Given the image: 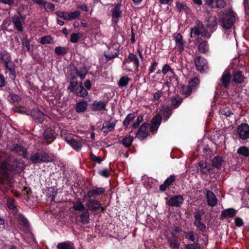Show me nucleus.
<instances>
[{"mask_svg":"<svg viewBox=\"0 0 249 249\" xmlns=\"http://www.w3.org/2000/svg\"><path fill=\"white\" fill-rule=\"evenodd\" d=\"M0 62L4 66L5 70L10 72L12 78L16 77L15 64L12 60L11 55L10 53L5 50L0 52Z\"/></svg>","mask_w":249,"mask_h":249,"instance_id":"1","label":"nucleus"},{"mask_svg":"<svg viewBox=\"0 0 249 249\" xmlns=\"http://www.w3.org/2000/svg\"><path fill=\"white\" fill-rule=\"evenodd\" d=\"M235 20V17L233 11H231L222 15L219 20L220 25L225 30L230 29Z\"/></svg>","mask_w":249,"mask_h":249,"instance_id":"2","label":"nucleus"},{"mask_svg":"<svg viewBox=\"0 0 249 249\" xmlns=\"http://www.w3.org/2000/svg\"><path fill=\"white\" fill-rule=\"evenodd\" d=\"M182 231L181 228L179 226H175L173 231L171 232V237L167 238V242L172 249H178L180 243L178 240V233Z\"/></svg>","mask_w":249,"mask_h":249,"instance_id":"3","label":"nucleus"},{"mask_svg":"<svg viewBox=\"0 0 249 249\" xmlns=\"http://www.w3.org/2000/svg\"><path fill=\"white\" fill-rule=\"evenodd\" d=\"M133 63L135 68V72L137 73L139 71V67L140 65L139 60L136 54L133 53H129L127 56V58L124 59L123 62V67L125 68V70L128 72H132L131 69H128L126 65L127 63Z\"/></svg>","mask_w":249,"mask_h":249,"instance_id":"4","label":"nucleus"},{"mask_svg":"<svg viewBox=\"0 0 249 249\" xmlns=\"http://www.w3.org/2000/svg\"><path fill=\"white\" fill-rule=\"evenodd\" d=\"M33 163L48 162L52 161V158L45 152H36L30 158Z\"/></svg>","mask_w":249,"mask_h":249,"instance_id":"5","label":"nucleus"},{"mask_svg":"<svg viewBox=\"0 0 249 249\" xmlns=\"http://www.w3.org/2000/svg\"><path fill=\"white\" fill-rule=\"evenodd\" d=\"M194 61L196 70L201 73H205L208 71V61L205 58L198 56L195 58Z\"/></svg>","mask_w":249,"mask_h":249,"instance_id":"6","label":"nucleus"},{"mask_svg":"<svg viewBox=\"0 0 249 249\" xmlns=\"http://www.w3.org/2000/svg\"><path fill=\"white\" fill-rule=\"evenodd\" d=\"M29 114L32 119L37 123L42 124L46 118L49 117L44 114L38 108H36L31 110Z\"/></svg>","mask_w":249,"mask_h":249,"instance_id":"7","label":"nucleus"},{"mask_svg":"<svg viewBox=\"0 0 249 249\" xmlns=\"http://www.w3.org/2000/svg\"><path fill=\"white\" fill-rule=\"evenodd\" d=\"M231 75V83L241 85L245 83L247 78L240 70H234Z\"/></svg>","mask_w":249,"mask_h":249,"instance_id":"8","label":"nucleus"},{"mask_svg":"<svg viewBox=\"0 0 249 249\" xmlns=\"http://www.w3.org/2000/svg\"><path fill=\"white\" fill-rule=\"evenodd\" d=\"M106 189L104 187L93 186L87 191V194L84 195V198H97L98 196L103 195Z\"/></svg>","mask_w":249,"mask_h":249,"instance_id":"9","label":"nucleus"},{"mask_svg":"<svg viewBox=\"0 0 249 249\" xmlns=\"http://www.w3.org/2000/svg\"><path fill=\"white\" fill-rule=\"evenodd\" d=\"M237 133L240 139L246 140L249 138V125L242 123L237 127Z\"/></svg>","mask_w":249,"mask_h":249,"instance_id":"10","label":"nucleus"},{"mask_svg":"<svg viewBox=\"0 0 249 249\" xmlns=\"http://www.w3.org/2000/svg\"><path fill=\"white\" fill-rule=\"evenodd\" d=\"M150 124L149 123H143L136 133V137L142 141L147 138L149 135L148 128Z\"/></svg>","mask_w":249,"mask_h":249,"instance_id":"11","label":"nucleus"},{"mask_svg":"<svg viewBox=\"0 0 249 249\" xmlns=\"http://www.w3.org/2000/svg\"><path fill=\"white\" fill-rule=\"evenodd\" d=\"M107 102L102 101H94L89 105L90 109L92 111H100L106 110Z\"/></svg>","mask_w":249,"mask_h":249,"instance_id":"12","label":"nucleus"},{"mask_svg":"<svg viewBox=\"0 0 249 249\" xmlns=\"http://www.w3.org/2000/svg\"><path fill=\"white\" fill-rule=\"evenodd\" d=\"M184 198L182 195H175L171 197L167 204L169 206L179 207L183 204Z\"/></svg>","mask_w":249,"mask_h":249,"instance_id":"13","label":"nucleus"},{"mask_svg":"<svg viewBox=\"0 0 249 249\" xmlns=\"http://www.w3.org/2000/svg\"><path fill=\"white\" fill-rule=\"evenodd\" d=\"M18 224L19 225L21 230L25 232H27L29 231L30 224L28 219L22 213H19L18 217Z\"/></svg>","mask_w":249,"mask_h":249,"instance_id":"14","label":"nucleus"},{"mask_svg":"<svg viewBox=\"0 0 249 249\" xmlns=\"http://www.w3.org/2000/svg\"><path fill=\"white\" fill-rule=\"evenodd\" d=\"M9 165L6 163H2L0 165V181H3L4 180H8L10 170L9 168Z\"/></svg>","mask_w":249,"mask_h":249,"instance_id":"15","label":"nucleus"},{"mask_svg":"<svg viewBox=\"0 0 249 249\" xmlns=\"http://www.w3.org/2000/svg\"><path fill=\"white\" fill-rule=\"evenodd\" d=\"M231 75L229 71H225L223 73L220 78L221 84H219V88L223 87L227 89L229 88V85L231 82Z\"/></svg>","mask_w":249,"mask_h":249,"instance_id":"16","label":"nucleus"},{"mask_svg":"<svg viewBox=\"0 0 249 249\" xmlns=\"http://www.w3.org/2000/svg\"><path fill=\"white\" fill-rule=\"evenodd\" d=\"M87 200V201L89 203V204L87 205V207H89L91 211H96L101 209V211L103 212L104 209L101 207V202L95 199H92L91 198H85Z\"/></svg>","mask_w":249,"mask_h":249,"instance_id":"17","label":"nucleus"},{"mask_svg":"<svg viewBox=\"0 0 249 249\" xmlns=\"http://www.w3.org/2000/svg\"><path fill=\"white\" fill-rule=\"evenodd\" d=\"M65 140L68 144L77 151L81 149L83 143L84 142L83 140L81 139L76 140L73 138H65Z\"/></svg>","mask_w":249,"mask_h":249,"instance_id":"18","label":"nucleus"},{"mask_svg":"<svg viewBox=\"0 0 249 249\" xmlns=\"http://www.w3.org/2000/svg\"><path fill=\"white\" fill-rule=\"evenodd\" d=\"M79 82L77 80V76L74 75L71 72L70 74V85L67 88V89L71 93L74 92L75 90L78 87Z\"/></svg>","mask_w":249,"mask_h":249,"instance_id":"19","label":"nucleus"},{"mask_svg":"<svg viewBox=\"0 0 249 249\" xmlns=\"http://www.w3.org/2000/svg\"><path fill=\"white\" fill-rule=\"evenodd\" d=\"M56 134L55 132L51 128H47L43 133L44 140L48 144H50L55 139Z\"/></svg>","mask_w":249,"mask_h":249,"instance_id":"20","label":"nucleus"},{"mask_svg":"<svg viewBox=\"0 0 249 249\" xmlns=\"http://www.w3.org/2000/svg\"><path fill=\"white\" fill-rule=\"evenodd\" d=\"M74 72L72 71L74 74H76V76H79L81 80L85 78L86 75L88 73V71L84 64H81L77 66L74 67Z\"/></svg>","mask_w":249,"mask_h":249,"instance_id":"21","label":"nucleus"},{"mask_svg":"<svg viewBox=\"0 0 249 249\" xmlns=\"http://www.w3.org/2000/svg\"><path fill=\"white\" fill-rule=\"evenodd\" d=\"M237 211L232 208H228L221 212L220 218L221 220L228 218H233L236 214Z\"/></svg>","mask_w":249,"mask_h":249,"instance_id":"22","label":"nucleus"},{"mask_svg":"<svg viewBox=\"0 0 249 249\" xmlns=\"http://www.w3.org/2000/svg\"><path fill=\"white\" fill-rule=\"evenodd\" d=\"M176 176L175 175H171L169 177L167 178L164 181L163 183L159 187V189L161 192L165 191L167 188L173 185V183L176 180Z\"/></svg>","mask_w":249,"mask_h":249,"instance_id":"23","label":"nucleus"},{"mask_svg":"<svg viewBox=\"0 0 249 249\" xmlns=\"http://www.w3.org/2000/svg\"><path fill=\"white\" fill-rule=\"evenodd\" d=\"M119 53V50L114 48V46L109 48L108 52L105 53L104 56L107 61H110L112 59L118 57Z\"/></svg>","mask_w":249,"mask_h":249,"instance_id":"24","label":"nucleus"},{"mask_svg":"<svg viewBox=\"0 0 249 249\" xmlns=\"http://www.w3.org/2000/svg\"><path fill=\"white\" fill-rule=\"evenodd\" d=\"M206 199L208 205L211 207L215 206L217 202V200L214 194L210 190H207Z\"/></svg>","mask_w":249,"mask_h":249,"instance_id":"25","label":"nucleus"},{"mask_svg":"<svg viewBox=\"0 0 249 249\" xmlns=\"http://www.w3.org/2000/svg\"><path fill=\"white\" fill-rule=\"evenodd\" d=\"M175 40L178 51L180 53L182 52L184 50V41L182 36L179 33L176 34L175 36Z\"/></svg>","mask_w":249,"mask_h":249,"instance_id":"26","label":"nucleus"},{"mask_svg":"<svg viewBox=\"0 0 249 249\" xmlns=\"http://www.w3.org/2000/svg\"><path fill=\"white\" fill-rule=\"evenodd\" d=\"M11 21L13 23L14 27L19 32L23 31V27L22 21L18 15H14L11 18Z\"/></svg>","mask_w":249,"mask_h":249,"instance_id":"27","label":"nucleus"},{"mask_svg":"<svg viewBox=\"0 0 249 249\" xmlns=\"http://www.w3.org/2000/svg\"><path fill=\"white\" fill-rule=\"evenodd\" d=\"M224 163V160H223L222 157L220 156H216L214 157L212 160V164L213 166L218 170L221 169Z\"/></svg>","mask_w":249,"mask_h":249,"instance_id":"28","label":"nucleus"},{"mask_svg":"<svg viewBox=\"0 0 249 249\" xmlns=\"http://www.w3.org/2000/svg\"><path fill=\"white\" fill-rule=\"evenodd\" d=\"M72 93L78 97L83 98L85 97L88 94L87 90L84 88L82 82H79L78 87L75 90L74 92Z\"/></svg>","mask_w":249,"mask_h":249,"instance_id":"29","label":"nucleus"},{"mask_svg":"<svg viewBox=\"0 0 249 249\" xmlns=\"http://www.w3.org/2000/svg\"><path fill=\"white\" fill-rule=\"evenodd\" d=\"M121 6V3H117L112 10V17L116 18V20H114L116 23L118 22V18L121 17L122 14Z\"/></svg>","mask_w":249,"mask_h":249,"instance_id":"30","label":"nucleus"},{"mask_svg":"<svg viewBox=\"0 0 249 249\" xmlns=\"http://www.w3.org/2000/svg\"><path fill=\"white\" fill-rule=\"evenodd\" d=\"M12 149L13 151L16 152L18 155L22 156L23 157L26 158L27 155V151L23 146L18 144H14L12 145Z\"/></svg>","mask_w":249,"mask_h":249,"instance_id":"31","label":"nucleus"},{"mask_svg":"<svg viewBox=\"0 0 249 249\" xmlns=\"http://www.w3.org/2000/svg\"><path fill=\"white\" fill-rule=\"evenodd\" d=\"M88 106V104L86 101H80L75 105V111L77 113L83 112L87 109Z\"/></svg>","mask_w":249,"mask_h":249,"instance_id":"32","label":"nucleus"},{"mask_svg":"<svg viewBox=\"0 0 249 249\" xmlns=\"http://www.w3.org/2000/svg\"><path fill=\"white\" fill-rule=\"evenodd\" d=\"M81 212L82 213L79 215L81 223L84 225L89 224V210L87 209Z\"/></svg>","mask_w":249,"mask_h":249,"instance_id":"33","label":"nucleus"},{"mask_svg":"<svg viewBox=\"0 0 249 249\" xmlns=\"http://www.w3.org/2000/svg\"><path fill=\"white\" fill-rule=\"evenodd\" d=\"M199 169L201 174L203 175H207L210 173L211 169L208 166L206 162L203 161H200L198 162Z\"/></svg>","mask_w":249,"mask_h":249,"instance_id":"34","label":"nucleus"},{"mask_svg":"<svg viewBox=\"0 0 249 249\" xmlns=\"http://www.w3.org/2000/svg\"><path fill=\"white\" fill-rule=\"evenodd\" d=\"M57 248L58 249H75L74 244L70 241L58 243Z\"/></svg>","mask_w":249,"mask_h":249,"instance_id":"35","label":"nucleus"},{"mask_svg":"<svg viewBox=\"0 0 249 249\" xmlns=\"http://www.w3.org/2000/svg\"><path fill=\"white\" fill-rule=\"evenodd\" d=\"M133 140L134 138L130 135H128L124 137L122 141L120 142L125 147L128 148L131 145Z\"/></svg>","mask_w":249,"mask_h":249,"instance_id":"36","label":"nucleus"},{"mask_svg":"<svg viewBox=\"0 0 249 249\" xmlns=\"http://www.w3.org/2000/svg\"><path fill=\"white\" fill-rule=\"evenodd\" d=\"M209 47L208 42L205 41H203L200 42L198 46V51L202 53H206L209 51Z\"/></svg>","mask_w":249,"mask_h":249,"instance_id":"37","label":"nucleus"},{"mask_svg":"<svg viewBox=\"0 0 249 249\" xmlns=\"http://www.w3.org/2000/svg\"><path fill=\"white\" fill-rule=\"evenodd\" d=\"M72 208L75 211L79 212H81L87 210L84 204L79 199L77 200L74 203Z\"/></svg>","mask_w":249,"mask_h":249,"instance_id":"38","label":"nucleus"},{"mask_svg":"<svg viewBox=\"0 0 249 249\" xmlns=\"http://www.w3.org/2000/svg\"><path fill=\"white\" fill-rule=\"evenodd\" d=\"M199 79L197 77H195L191 78L189 81L188 85L193 89V90H194V91H195L197 87L199 85Z\"/></svg>","mask_w":249,"mask_h":249,"instance_id":"39","label":"nucleus"},{"mask_svg":"<svg viewBox=\"0 0 249 249\" xmlns=\"http://www.w3.org/2000/svg\"><path fill=\"white\" fill-rule=\"evenodd\" d=\"M130 79L127 76L121 77L118 82V85L120 88H124L127 86Z\"/></svg>","mask_w":249,"mask_h":249,"instance_id":"40","label":"nucleus"},{"mask_svg":"<svg viewBox=\"0 0 249 249\" xmlns=\"http://www.w3.org/2000/svg\"><path fill=\"white\" fill-rule=\"evenodd\" d=\"M194 91L193 89L188 85L182 86L181 89V93L182 95H185V97L189 96L192 92Z\"/></svg>","mask_w":249,"mask_h":249,"instance_id":"41","label":"nucleus"},{"mask_svg":"<svg viewBox=\"0 0 249 249\" xmlns=\"http://www.w3.org/2000/svg\"><path fill=\"white\" fill-rule=\"evenodd\" d=\"M8 101L11 104H15L21 100V98L18 95L10 93L7 97Z\"/></svg>","mask_w":249,"mask_h":249,"instance_id":"42","label":"nucleus"},{"mask_svg":"<svg viewBox=\"0 0 249 249\" xmlns=\"http://www.w3.org/2000/svg\"><path fill=\"white\" fill-rule=\"evenodd\" d=\"M7 206L8 208L12 210V212L14 213H17L18 209L15 204V200L13 198H8L7 202Z\"/></svg>","mask_w":249,"mask_h":249,"instance_id":"43","label":"nucleus"},{"mask_svg":"<svg viewBox=\"0 0 249 249\" xmlns=\"http://www.w3.org/2000/svg\"><path fill=\"white\" fill-rule=\"evenodd\" d=\"M237 153L245 157H249V149L245 146H242L238 148Z\"/></svg>","mask_w":249,"mask_h":249,"instance_id":"44","label":"nucleus"},{"mask_svg":"<svg viewBox=\"0 0 249 249\" xmlns=\"http://www.w3.org/2000/svg\"><path fill=\"white\" fill-rule=\"evenodd\" d=\"M117 122V120H115L114 122L111 123L106 122V123H104L103 124L102 129H105L107 128L108 129V131H111L114 129L116 123Z\"/></svg>","mask_w":249,"mask_h":249,"instance_id":"45","label":"nucleus"},{"mask_svg":"<svg viewBox=\"0 0 249 249\" xmlns=\"http://www.w3.org/2000/svg\"><path fill=\"white\" fill-rule=\"evenodd\" d=\"M182 102V99L177 98L176 97L172 98L171 99V105L173 109H176L179 107Z\"/></svg>","mask_w":249,"mask_h":249,"instance_id":"46","label":"nucleus"},{"mask_svg":"<svg viewBox=\"0 0 249 249\" xmlns=\"http://www.w3.org/2000/svg\"><path fill=\"white\" fill-rule=\"evenodd\" d=\"M217 18L215 16H211L207 20V27L213 28L217 26Z\"/></svg>","mask_w":249,"mask_h":249,"instance_id":"47","label":"nucleus"},{"mask_svg":"<svg viewBox=\"0 0 249 249\" xmlns=\"http://www.w3.org/2000/svg\"><path fill=\"white\" fill-rule=\"evenodd\" d=\"M68 52V48L61 46H57L54 49V53L58 55L63 56L67 54Z\"/></svg>","mask_w":249,"mask_h":249,"instance_id":"48","label":"nucleus"},{"mask_svg":"<svg viewBox=\"0 0 249 249\" xmlns=\"http://www.w3.org/2000/svg\"><path fill=\"white\" fill-rule=\"evenodd\" d=\"M135 117V112L128 114L124 121L123 125L126 127H127L129 125L130 122L133 121Z\"/></svg>","mask_w":249,"mask_h":249,"instance_id":"49","label":"nucleus"},{"mask_svg":"<svg viewBox=\"0 0 249 249\" xmlns=\"http://www.w3.org/2000/svg\"><path fill=\"white\" fill-rule=\"evenodd\" d=\"M80 15V12L78 10H76L74 12L67 13V18H65L66 20H71L77 18Z\"/></svg>","mask_w":249,"mask_h":249,"instance_id":"50","label":"nucleus"},{"mask_svg":"<svg viewBox=\"0 0 249 249\" xmlns=\"http://www.w3.org/2000/svg\"><path fill=\"white\" fill-rule=\"evenodd\" d=\"M202 35L205 36L204 34H203L200 29L198 26L195 25L193 28H191V36L193 37L194 36Z\"/></svg>","mask_w":249,"mask_h":249,"instance_id":"51","label":"nucleus"},{"mask_svg":"<svg viewBox=\"0 0 249 249\" xmlns=\"http://www.w3.org/2000/svg\"><path fill=\"white\" fill-rule=\"evenodd\" d=\"M176 7L178 11L179 12H181L182 11L188 12L190 10L189 7L187 6L186 4L180 3L179 2H176Z\"/></svg>","mask_w":249,"mask_h":249,"instance_id":"52","label":"nucleus"},{"mask_svg":"<svg viewBox=\"0 0 249 249\" xmlns=\"http://www.w3.org/2000/svg\"><path fill=\"white\" fill-rule=\"evenodd\" d=\"M173 113V110L170 107H167L163 109L164 121H167Z\"/></svg>","mask_w":249,"mask_h":249,"instance_id":"53","label":"nucleus"},{"mask_svg":"<svg viewBox=\"0 0 249 249\" xmlns=\"http://www.w3.org/2000/svg\"><path fill=\"white\" fill-rule=\"evenodd\" d=\"M162 120V118L160 115L157 114L155 115L151 121V124L160 126Z\"/></svg>","mask_w":249,"mask_h":249,"instance_id":"54","label":"nucleus"},{"mask_svg":"<svg viewBox=\"0 0 249 249\" xmlns=\"http://www.w3.org/2000/svg\"><path fill=\"white\" fill-rule=\"evenodd\" d=\"M183 232L184 233L185 238L189 241L194 242L196 240V237L195 236V232L193 231H189L187 232L183 231Z\"/></svg>","mask_w":249,"mask_h":249,"instance_id":"55","label":"nucleus"},{"mask_svg":"<svg viewBox=\"0 0 249 249\" xmlns=\"http://www.w3.org/2000/svg\"><path fill=\"white\" fill-rule=\"evenodd\" d=\"M194 225L200 232L203 233L206 231L207 227L201 221L194 222Z\"/></svg>","mask_w":249,"mask_h":249,"instance_id":"56","label":"nucleus"},{"mask_svg":"<svg viewBox=\"0 0 249 249\" xmlns=\"http://www.w3.org/2000/svg\"><path fill=\"white\" fill-rule=\"evenodd\" d=\"M204 214V212L203 210H198L195 212L194 217L195 221L194 222H197L201 221L202 216Z\"/></svg>","mask_w":249,"mask_h":249,"instance_id":"57","label":"nucleus"},{"mask_svg":"<svg viewBox=\"0 0 249 249\" xmlns=\"http://www.w3.org/2000/svg\"><path fill=\"white\" fill-rule=\"evenodd\" d=\"M219 111L220 115H224L226 117H229L231 115L233 114L231 109L228 107L221 108Z\"/></svg>","mask_w":249,"mask_h":249,"instance_id":"58","label":"nucleus"},{"mask_svg":"<svg viewBox=\"0 0 249 249\" xmlns=\"http://www.w3.org/2000/svg\"><path fill=\"white\" fill-rule=\"evenodd\" d=\"M21 44L23 46L26 47L27 51L28 52H31V47L29 40L28 39L27 37H24L21 38Z\"/></svg>","mask_w":249,"mask_h":249,"instance_id":"59","label":"nucleus"},{"mask_svg":"<svg viewBox=\"0 0 249 249\" xmlns=\"http://www.w3.org/2000/svg\"><path fill=\"white\" fill-rule=\"evenodd\" d=\"M53 42V38L51 36H45L40 38V43L41 44H51Z\"/></svg>","mask_w":249,"mask_h":249,"instance_id":"60","label":"nucleus"},{"mask_svg":"<svg viewBox=\"0 0 249 249\" xmlns=\"http://www.w3.org/2000/svg\"><path fill=\"white\" fill-rule=\"evenodd\" d=\"M185 249H201V245L197 242H194L192 244H186Z\"/></svg>","mask_w":249,"mask_h":249,"instance_id":"61","label":"nucleus"},{"mask_svg":"<svg viewBox=\"0 0 249 249\" xmlns=\"http://www.w3.org/2000/svg\"><path fill=\"white\" fill-rule=\"evenodd\" d=\"M158 65V63L156 61L155 59H153L152 62H151V65L149 66L148 69L149 73L150 74L151 73L154 72L157 68Z\"/></svg>","mask_w":249,"mask_h":249,"instance_id":"62","label":"nucleus"},{"mask_svg":"<svg viewBox=\"0 0 249 249\" xmlns=\"http://www.w3.org/2000/svg\"><path fill=\"white\" fill-rule=\"evenodd\" d=\"M15 112H18L21 114H26L27 115H29L30 110H27L25 107H15L14 109Z\"/></svg>","mask_w":249,"mask_h":249,"instance_id":"63","label":"nucleus"},{"mask_svg":"<svg viewBox=\"0 0 249 249\" xmlns=\"http://www.w3.org/2000/svg\"><path fill=\"white\" fill-rule=\"evenodd\" d=\"M143 121V115H141L139 116L137 119L136 122L131 125V127L132 129H136L137 127H138L141 123H142Z\"/></svg>","mask_w":249,"mask_h":249,"instance_id":"64","label":"nucleus"}]
</instances>
